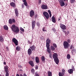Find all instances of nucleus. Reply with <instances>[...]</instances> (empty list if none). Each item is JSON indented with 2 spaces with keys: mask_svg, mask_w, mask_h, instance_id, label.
Instances as JSON below:
<instances>
[{
  "mask_svg": "<svg viewBox=\"0 0 76 76\" xmlns=\"http://www.w3.org/2000/svg\"><path fill=\"white\" fill-rule=\"evenodd\" d=\"M52 56L53 58L54 59V60L56 64H58V63H59V60L58 58V55H57V54L55 53L53 54Z\"/></svg>",
  "mask_w": 76,
  "mask_h": 76,
  "instance_id": "obj_1",
  "label": "nucleus"
},
{
  "mask_svg": "<svg viewBox=\"0 0 76 76\" xmlns=\"http://www.w3.org/2000/svg\"><path fill=\"white\" fill-rule=\"evenodd\" d=\"M11 29L12 31L15 33H18L19 32V29L18 27L15 26V25H13L11 26Z\"/></svg>",
  "mask_w": 76,
  "mask_h": 76,
  "instance_id": "obj_2",
  "label": "nucleus"
},
{
  "mask_svg": "<svg viewBox=\"0 0 76 76\" xmlns=\"http://www.w3.org/2000/svg\"><path fill=\"white\" fill-rule=\"evenodd\" d=\"M43 14L45 18H46L47 19L49 18V14H48V12H43Z\"/></svg>",
  "mask_w": 76,
  "mask_h": 76,
  "instance_id": "obj_3",
  "label": "nucleus"
},
{
  "mask_svg": "<svg viewBox=\"0 0 76 76\" xmlns=\"http://www.w3.org/2000/svg\"><path fill=\"white\" fill-rule=\"evenodd\" d=\"M69 43L66 41H64V48H69Z\"/></svg>",
  "mask_w": 76,
  "mask_h": 76,
  "instance_id": "obj_4",
  "label": "nucleus"
},
{
  "mask_svg": "<svg viewBox=\"0 0 76 76\" xmlns=\"http://www.w3.org/2000/svg\"><path fill=\"white\" fill-rule=\"evenodd\" d=\"M12 41V42L15 44V45H18V41L16 39H15V38H13Z\"/></svg>",
  "mask_w": 76,
  "mask_h": 76,
  "instance_id": "obj_5",
  "label": "nucleus"
},
{
  "mask_svg": "<svg viewBox=\"0 0 76 76\" xmlns=\"http://www.w3.org/2000/svg\"><path fill=\"white\" fill-rule=\"evenodd\" d=\"M60 27L63 29V30H65L66 29V26L65 25H64L62 24H61L60 25Z\"/></svg>",
  "mask_w": 76,
  "mask_h": 76,
  "instance_id": "obj_6",
  "label": "nucleus"
},
{
  "mask_svg": "<svg viewBox=\"0 0 76 76\" xmlns=\"http://www.w3.org/2000/svg\"><path fill=\"white\" fill-rule=\"evenodd\" d=\"M50 42L51 40H50L49 39H47L46 40V47L50 46Z\"/></svg>",
  "mask_w": 76,
  "mask_h": 76,
  "instance_id": "obj_7",
  "label": "nucleus"
},
{
  "mask_svg": "<svg viewBox=\"0 0 76 76\" xmlns=\"http://www.w3.org/2000/svg\"><path fill=\"white\" fill-rule=\"evenodd\" d=\"M36 22L34 20H32V28L33 29H34L35 26V23Z\"/></svg>",
  "mask_w": 76,
  "mask_h": 76,
  "instance_id": "obj_8",
  "label": "nucleus"
},
{
  "mask_svg": "<svg viewBox=\"0 0 76 76\" xmlns=\"http://www.w3.org/2000/svg\"><path fill=\"white\" fill-rule=\"evenodd\" d=\"M41 8L42 9L46 10L47 9L48 7H47V6L43 4L41 6Z\"/></svg>",
  "mask_w": 76,
  "mask_h": 76,
  "instance_id": "obj_9",
  "label": "nucleus"
},
{
  "mask_svg": "<svg viewBox=\"0 0 76 76\" xmlns=\"http://www.w3.org/2000/svg\"><path fill=\"white\" fill-rule=\"evenodd\" d=\"M15 11L16 16L18 17L19 15V13L18 12V9L16 8L15 9Z\"/></svg>",
  "mask_w": 76,
  "mask_h": 76,
  "instance_id": "obj_10",
  "label": "nucleus"
},
{
  "mask_svg": "<svg viewBox=\"0 0 76 76\" xmlns=\"http://www.w3.org/2000/svg\"><path fill=\"white\" fill-rule=\"evenodd\" d=\"M35 14V13L34 12V11L33 10H31L30 12V15L31 17H32L34 15V14Z\"/></svg>",
  "mask_w": 76,
  "mask_h": 76,
  "instance_id": "obj_11",
  "label": "nucleus"
},
{
  "mask_svg": "<svg viewBox=\"0 0 76 76\" xmlns=\"http://www.w3.org/2000/svg\"><path fill=\"white\" fill-rule=\"evenodd\" d=\"M10 5L12 7H13L15 8V7H16V4H15V3H14L13 2H12L10 3Z\"/></svg>",
  "mask_w": 76,
  "mask_h": 76,
  "instance_id": "obj_12",
  "label": "nucleus"
},
{
  "mask_svg": "<svg viewBox=\"0 0 76 76\" xmlns=\"http://www.w3.org/2000/svg\"><path fill=\"white\" fill-rule=\"evenodd\" d=\"M29 64L32 66V67H34V62L30 61H29Z\"/></svg>",
  "mask_w": 76,
  "mask_h": 76,
  "instance_id": "obj_13",
  "label": "nucleus"
},
{
  "mask_svg": "<svg viewBox=\"0 0 76 76\" xmlns=\"http://www.w3.org/2000/svg\"><path fill=\"white\" fill-rule=\"evenodd\" d=\"M36 62L37 63H39V58L38 57H36L35 58Z\"/></svg>",
  "mask_w": 76,
  "mask_h": 76,
  "instance_id": "obj_14",
  "label": "nucleus"
},
{
  "mask_svg": "<svg viewBox=\"0 0 76 76\" xmlns=\"http://www.w3.org/2000/svg\"><path fill=\"white\" fill-rule=\"evenodd\" d=\"M47 48V51L49 53H51V50L50 49V46H46Z\"/></svg>",
  "mask_w": 76,
  "mask_h": 76,
  "instance_id": "obj_15",
  "label": "nucleus"
},
{
  "mask_svg": "<svg viewBox=\"0 0 76 76\" xmlns=\"http://www.w3.org/2000/svg\"><path fill=\"white\" fill-rule=\"evenodd\" d=\"M32 50L31 49H29L28 50V54L29 55H31L32 54Z\"/></svg>",
  "mask_w": 76,
  "mask_h": 76,
  "instance_id": "obj_16",
  "label": "nucleus"
},
{
  "mask_svg": "<svg viewBox=\"0 0 76 76\" xmlns=\"http://www.w3.org/2000/svg\"><path fill=\"white\" fill-rule=\"evenodd\" d=\"M60 4L61 7H63V6H65V3H64V1L60 3Z\"/></svg>",
  "mask_w": 76,
  "mask_h": 76,
  "instance_id": "obj_17",
  "label": "nucleus"
},
{
  "mask_svg": "<svg viewBox=\"0 0 76 76\" xmlns=\"http://www.w3.org/2000/svg\"><path fill=\"white\" fill-rule=\"evenodd\" d=\"M0 41L2 42L4 41V39H3V37L2 36H0Z\"/></svg>",
  "mask_w": 76,
  "mask_h": 76,
  "instance_id": "obj_18",
  "label": "nucleus"
},
{
  "mask_svg": "<svg viewBox=\"0 0 76 76\" xmlns=\"http://www.w3.org/2000/svg\"><path fill=\"white\" fill-rule=\"evenodd\" d=\"M68 72L70 74H72V73H73V71L72 69H70L68 70Z\"/></svg>",
  "mask_w": 76,
  "mask_h": 76,
  "instance_id": "obj_19",
  "label": "nucleus"
},
{
  "mask_svg": "<svg viewBox=\"0 0 76 76\" xmlns=\"http://www.w3.org/2000/svg\"><path fill=\"white\" fill-rule=\"evenodd\" d=\"M52 21L54 23H56V18L54 16H53L52 18Z\"/></svg>",
  "mask_w": 76,
  "mask_h": 76,
  "instance_id": "obj_20",
  "label": "nucleus"
},
{
  "mask_svg": "<svg viewBox=\"0 0 76 76\" xmlns=\"http://www.w3.org/2000/svg\"><path fill=\"white\" fill-rule=\"evenodd\" d=\"M30 48L31 49L32 51H35V47L34 46H32Z\"/></svg>",
  "mask_w": 76,
  "mask_h": 76,
  "instance_id": "obj_21",
  "label": "nucleus"
},
{
  "mask_svg": "<svg viewBox=\"0 0 76 76\" xmlns=\"http://www.w3.org/2000/svg\"><path fill=\"white\" fill-rule=\"evenodd\" d=\"M48 76H52V73L50 71L48 72Z\"/></svg>",
  "mask_w": 76,
  "mask_h": 76,
  "instance_id": "obj_22",
  "label": "nucleus"
},
{
  "mask_svg": "<svg viewBox=\"0 0 76 76\" xmlns=\"http://www.w3.org/2000/svg\"><path fill=\"white\" fill-rule=\"evenodd\" d=\"M4 29L5 30H8V27L7 26H4Z\"/></svg>",
  "mask_w": 76,
  "mask_h": 76,
  "instance_id": "obj_23",
  "label": "nucleus"
},
{
  "mask_svg": "<svg viewBox=\"0 0 76 76\" xmlns=\"http://www.w3.org/2000/svg\"><path fill=\"white\" fill-rule=\"evenodd\" d=\"M16 50L17 51H20V48L19 46H17L16 47Z\"/></svg>",
  "mask_w": 76,
  "mask_h": 76,
  "instance_id": "obj_24",
  "label": "nucleus"
},
{
  "mask_svg": "<svg viewBox=\"0 0 76 76\" xmlns=\"http://www.w3.org/2000/svg\"><path fill=\"white\" fill-rule=\"evenodd\" d=\"M50 48L51 50H52V51H54V50H55V48H54V47H53V46H50Z\"/></svg>",
  "mask_w": 76,
  "mask_h": 76,
  "instance_id": "obj_25",
  "label": "nucleus"
},
{
  "mask_svg": "<svg viewBox=\"0 0 76 76\" xmlns=\"http://www.w3.org/2000/svg\"><path fill=\"white\" fill-rule=\"evenodd\" d=\"M41 60L42 61H44L45 60V57L44 56H42L41 57Z\"/></svg>",
  "mask_w": 76,
  "mask_h": 76,
  "instance_id": "obj_26",
  "label": "nucleus"
},
{
  "mask_svg": "<svg viewBox=\"0 0 76 76\" xmlns=\"http://www.w3.org/2000/svg\"><path fill=\"white\" fill-rule=\"evenodd\" d=\"M9 23L10 24H12L13 23V22H12V20L11 19H10L9 21Z\"/></svg>",
  "mask_w": 76,
  "mask_h": 76,
  "instance_id": "obj_27",
  "label": "nucleus"
},
{
  "mask_svg": "<svg viewBox=\"0 0 76 76\" xmlns=\"http://www.w3.org/2000/svg\"><path fill=\"white\" fill-rule=\"evenodd\" d=\"M70 3H74L75 2V0H70Z\"/></svg>",
  "mask_w": 76,
  "mask_h": 76,
  "instance_id": "obj_28",
  "label": "nucleus"
},
{
  "mask_svg": "<svg viewBox=\"0 0 76 76\" xmlns=\"http://www.w3.org/2000/svg\"><path fill=\"white\" fill-rule=\"evenodd\" d=\"M70 55L69 54H68L67 55V59H70Z\"/></svg>",
  "mask_w": 76,
  "mask_h": 76,
  "instance_id": "obj_29",
  "label": "nucleus"
},
{
  "mask_svg": "<svg viewBox=\"0 0 76 76\" xmlns=\"http://www.w3.org/2000/svg\"><path fill=\"white\" fill-rule=\"evenodd\" d=\"M65 73V71L64 70V69H62L61 73H63V75H64Z\"/></svg>",
  "mask_w": 76,
  "mask_h": 76,
  "instance_id": "obj_30",
  "label": "nucleus"
},
{
  "mask_svg": "<svg viewBox=\"0 0 76 76\" xmlns=\"http://www.w3.org/2000/svg\"><path fill=\"white\" fill-rule=\"evenodd\" d=\"M64 75H63V73H61V72L59 73V76H63Z\"/></svg>",
  "mask_w": 76,
  "mask_h": 76,
  "instance_id": "obj_31",
  "label": "nucleus"
},
{
  "mask_svg": "<svg viewBox=\"0 0 76 76\" xmlns=\"http://www.w3.org/2000/svg\"><path fill=\"white\" fill-rule=\"evenodd\" d=\"M53 46H54V47H55V48H57V46L56 44L54 43L53 44Z\"/></svg>",
  "mask_w": 76,
  "mask_h": 76,
  "instance_id": "obj_32",
  "label": "nucleus"
},
{
  "mask_svg": "<svg viewBox=\"0 0 76 76\" xmlns=\"http://www.w3.org/2000/svg\"><path fill=\"white\" fill-rule=\"evenodd\" d=\"M24 4L26 6H28V3H27V2H26L24 3Z\"/></svg>",
  "mask_w": 76,
  "mask_h": 76,
  "instance_id": "obj_33",
  "label": "nucleus"
},
{
  "mask_svg": "<svg viewBox=\"0 0 76 76\" xmlns=\"http://www.w3.org/2000/svg\"><path fill=\"white\" fill-rule=\"evenodd\" d=\"M20 31H21L23 32H24V29H23V28H22V27H20Z\"/></svg>",
  "mask_w": 76,
  "mask_h": 76,
  "instance_id": "obj_34",
  "label": "nucleus"
},
{
  "mask_svg": "<svg viewBox=\"0 0 76 76\" xmlns=\"http://www.w3.org/2000/svg\"><path fill=\"white\" fill-rule=\"evenodd\" d=\"M72 70L73 71H75V69L74 67V66H72Z\"/></svg>",
  "mask_w": 76,
  "mask_h": 76,
  "instance_id": "obj_35",
  "label": "nucleus"
},
{
  "mask_svg": "<svg viewBox=\"0 0 76 76\" xmlns=\"http://www.w3.org/2000/svg\"><path fill=\"white\" fill-rule=\"evenodd\" d=\"M73 48H74L73 46L72 45L70 47V49H71V50H72V49H73Z\"/></svg>",
  "mask_w": 76,
  "mask_h": 76,
  "instance_id": "obj_36",
  "label": "nucleus"
},
{
  "mask_svg": "<svg viewBox=\"0 0 76 76\" xmlns=\"http://www.w3.org/2000/svg\"><path fill=\"white\" fill-rule=\"evenodd\" d=\"M49 57H50V58H52V55L51 54V53H49Z\"/></svg>",
  "mask_w": 76,
  "mask_h": 76,
  "instance_id": "obj_37",
  "label": "nucleus"
},
{
  "mask_svg": "<svg viewBox=\"0 0 76 76\" xmlns=\"http://www.w3.org/2000/svg\"><path fill=\"white\" fill-rule=\"evenodd\" d=\"M31 72L32 73H34L35 70H34V69H32L31 70Z\"/></svg>",
  "mask_w": 76,
  "mask_h": 76,
  "instance_id": "obj_38",
  "label": "nucleus"
},
{
  "mask_svg": "<svg viewBox=\"0 0 76 76\" xmlns=\"http://www.w3.org/2000/svg\"><path fill=\"white\" fill-rule=\"evenodd\" d=\"M58 1L60 3L63 2V0H58Z\"/></svg>",
  "mask_w": 76,
  "mask_h": 76,
  "instance_id": "obj_39",
  "label": "nucleus"
},
{
  "mask_svg": "<svg viewBox=\"0 0 76 76\" xmlns=\"http://www.w3.org/2000/svg\"><path fill=\"white\" fill-rule=\"evenodd\" d=\"M12 23H15V20L14 19H12Z\"/></svg>",
  "mask_w": 76,
  "mask_h": 76,
  "instance_id": "obj_40",
  "label": "nucleus"
},
{
  "mask_svg": "<svg viewBox=\"0 0 76 76\" xmlns=\"http://www.w3.org/2000/svg\"><path fill=\"white\" fill-rule=\"evenodd\" d=\"M39 0V3L38 4H40L41 3V0Z\"/></svg>",
  "mask_w": 76,
  "mask_h": 76,
  "instance_id": "obj_41",
  "label": "nucleus"
},
{
  "mask_svg": "<svg viewBox=\"0 0 76 76\" xmlns=\"http://www.w3.org/2000/svg\"><path fill=\"white\" fill-rule=\"evenodd\" d=\"M34 76H39V75L38 74L35 73Z\"/></svg>",
  "mask_w": 76,
  "mask_h": 76,
  "instance_id": "obj_42",
  "label": "nucleus"
},
{
  "mask_svg": "<svg viewBox=\"0 0 76 76\" xmlns=\"http://www.w3.org/2000/svg\"><path fill=\"white\" fill-rule=\"evenodd\" d=\"M67 41L68 42H69V43L70 42H71V41L70 39H68Z\"/></svg>",
  "mask_w": 76,
  "mask_h": 76,
  "instance_id": "obj_43",
  "label": "nucleus"
},
{
  "mask_svg": "<svg viewBox=\"0 0 76 76\" xmlns=\"http://www.w3.org/2000/svg\"><path fill=\"white\" fill-rule=\"evenodd\" d=\"M9 73H7L6 74V76H9Z\"/></svg>",
  "mask_w": 76,
  "mask_h": 76,
  "instance_id": "obj_44",
  "label": "nucleus"
},
{
  "mask_svg": "<svg viewBox=\"0 0 76 76\" xmlns=\"http://www.w3.org/2000/svg\"><path fill=\"white\" fill-rule=\"evenodd\" d=\"M35 69H38V65H36Z\"/></svg>",
  "mask_w": 76,
  "mask_h": 76,
  "instance_id": "obj_45",
  "label": "nucleus"
},
{
  "mask_svg": "<svg viewBox=\"0 0 76 76\" xmlns=\"http://www.w3.org/2000/svg\"><path fill=\"white\" fill-rule=\"evenodd\" d=\"M5 72H6V73L7 72H8V70H7V69H5Z\"/></svg>",
  "mask_w": 76,
  "mask_h": 76,
  "instance_id": "obj_46",
  "label": "nucleus"
},
{
  "mask_svg": "<svg viewBox=\"0 0 76 76\" xmlns=\"http://www.w3.org/2000/svg\"><path fill=\"white\" fill-rule=\"evenodd\" d=\"M48 12L49 13V14H51V11H50V10H48Z\"/></svg>",
  "mask_w": 76,
  "mask_h": 76,
  "instance_id": "obj_47",
  "label": "nucleus"
},
{
  "mask_svg": "<svg viewBox=\"0 0 76 76\" xmlns=\"http://www.w3.org/2000/svg\"><path fill=\"white\" fill-rule=\"evenodd\" d=\"M23 1L24 3H25L26 2V0H23Z\"/></svg>",
  "mask_w": 76,
  "mask_h": 76,
  "instance_id": "obj_48",
  "label": "nucleus"
},
{
  "mask_svg": "<svg viewBox=\"0 0 76 76\" xmlns=\"http://www.w3.org/2000/svg\"><path fill=\"white\" fill-rule=\"evenodd\" d=\"M42 30L43 31H47V30H45V29L44 28H43Z\"/></svg>",
  "mask_w": 76,
  "mask_h": 76,
  "instance_id": "obj_49",
  "label": "nucleus"
},
{
  "mask_svg": "<svg viewBox=\"0 0 76 76\" xmlns=\"http://www.w3.org/2000/svg\"><path fill=\"white\" fill-rule=\"evenodd\" d=\"M8 69V66H7L5 67V69Z\"/></svg>",
  "mask_w": 76,
  "mask_h": 76,
  "instance_id": "obj_50",
  "label": "nucleus"
},
{
  "mask_svg": "<svg viewBox=\"0 0 76 76\" xmlns=\"http://www.w3.org/2000/svg\"><path fill=\"white\" fill-rule=\"evenodd\" d=\"M22 8H23V7H25V5H24V4H22Z\"/></svg>",
  "mask_w": 76,
  "mask_h": 76,
  "instance_id": "obj_51",
  "label": "nucleus"
},
{
  "mask_svg": "<svg viewBox=\"0 0 76 76\" xmlns=\"http://www.w3.org/2000/svg\"><path fill=\"white\" fill-rule=\"evenodd\" d=\"M37 26H39V23H37Z\"/></svg>",
  "mask_w": 76,
  "mask_h": 76,
  "instance_id": "obj_52",
  "label": "nucleus"
},
{
  "mask_svg": "<svg viewBox=\"0 0 76 76\" xmlns=\"http://www.w3.org/2000/svg\"><path fill=\"white\" fill-rule=\"evenodd\" d=\"M28 43L29 44H31V42L30 41H29V40H28Z\"/></svg>",
  "mask_w": 76,
  "mask_h": 76,
  "instance_id": "obj_53",
  "label": "nucleus"
},
{
  "mask_svg": "<svg viewBox=\"0 0 76 76\" xmlns=\"http://www.w3.org/2000/svg\"><path fill=\"white\" fill-rule=\"evenodd\" d=\"M49 15L50 18H51V14H50Z\"/></svg>",
  "mask_w": 76,
  "mask_h": 76,
  "instance_id": "obj_54",
  "label": "nucleus"
},
{
  "mask_svg": "<svg viewBox=\"0 0 76 76\" xmlns=\"http://www.w3.org/2000/svg\"><path fill=\"white\" fill-rule=\"evenodd\" d=\"M23 76H27L25 74H24L23 75Z\"/></svg>",
  "mask_w": 76,
  "mask_h": 76,
  "instance_id": "obj_55",
  "label": "nucleus"
},
{
  "mask_svg": "<svg viewBox=\"0 0 76 76\" xmlns=\"http://www.w3.org/2000/svg\"><path fill=\"white\" fill-rule=\"evenodd\" d=\"M4 64L5 65H6V62H4Z\"/></svg>",
  "mask_w": 76,
  "mask_h": 76,
  "instance_id": "obj_56",
  "label": "nucleus"
},
{
  "mask_svg": "<svg viewBox=\"0 0 76 76\" xmlns=\"http://www.w3.org/2000/svg\"><path fill=\"white\" fill-rule=\"evenodd\" d=\"M16 76H20V75H19V74H17Z\"/></svg>",
  "mask_w": 76,
  "mask_h": 76,
  "instance_id": "obj_57",
  "label": "nucleus"
},
{
  "mask_svg": "<svg viewBox=\"0 0 76 76\" xmlns=\"http://www.w3.org/2000/svg\"><path fill=\"white\" fill-rule=\"evenodd\" d=\"M19 67H20V68H21L22 66L21 65H19Z\"/></svg>",
  "mask_w": 76,
  "mask_h": 76,
  "instance_id": "obj_58",
  "label": "nucleus"
},
{
  "mask_svg": "<svg viewBox=\"0 0 76 76\" xmlns=\"http://www.w3.org/2000/svg\"><path fill=\"white\" fill-rule=\"evenodd\" d=\"M58 21H60V19L58 18Z\"/></svg>",
  "mask_w": 76,
  "mask_h": 76,
  "instance_id": "obj_59",
  "label": "nucleus"
},
{
  "mask_svg": "<svg viewBox=\"0 0 76 76\" xmlns=\"http://www.w3.org/2000/svg\"><path fill=\"white\" fill-rule=\"evenodd\" d=\"M20 76H23V75H22V74H20Z\"/></svg>",
  "mask_w": 76,
  "mask_h": 76,
  "instance_id": "obj_60",
  "label": "nucleus"
},
{
  "mask_svg": "<svg viewBox=\"0 0 76 76\" xmlns=\"http://www.w3.org/2000/svg\"><path fill=\"white\" fill-rule=\"evenodd\" d=\"M63 31L64 32H66V31H65L63 30Z\"/></svg>",
  "mask_w": 76,
  "mask_h": 76,
  "instance_id": "obj_61",
  "label": "nucleus"
},
{
  "mask_svg": "<svg viewBox=\"0 0 76 76\" xmlns=\"http://www.w3.org/2000/svg\"><path fill=\"white\" fill-rule=\"evenodd\" d=\"M34 60L35 59V57H33V58Z\"/></svg>",
  "mask_w": 76,
  "mask_h": 76,
  "instance_id": "obj_62",
  "label": "nucleus"
},
{
  "mask_svg": "<svg viewBox=\"0 0 76 76\" xmlns=\"http://www.w3.org/2000/svg\"><path fill=\"white\" fill-rule=\"evenodd\" d=\"M66 1H67L68 0H64V1H66Z\"/></svg>",
  "mask_w": 76,
  "mask_h": 76,
  "instance_id": "obj_63",
  "label": "nucleus"
},
{
  "mask_svg": "<svg viewBox=\"0 0 76 76\" xmlns=\"http://www.w3.org/2000/svg\"><path fill=\"white\" fill-rule=\"evenodd\" d=\"M6 49H8V47H6Z\"/></svg>",
  "mask_w": 76,
  "mask_h": 76,
  "instance_id": "obj_64",
  "label": "nucleus"
}]
</instances>
